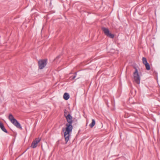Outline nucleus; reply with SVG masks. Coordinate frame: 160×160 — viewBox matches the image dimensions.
I'll return each mask as SVG.
<instances>
[{
    "label": "nucleus",
    "mask_w": 160,
    "mask_h": 160,
    "mask_svg": "<svg viewBox=\"0 0 160 160\" xmlns=\"http://www.w3.org/2000/svg\"><path fill=\"white\" fill-rule=\"evenodd\" d=\"M65 117L68 123L66 125V128H63L62 131L64 132V135L66 141V143H67L69 139L70 133L72 132L73 129L72 125V117L70 114H68Z\"/></svg>",
    "instance_id": "1"
},
{
    "label": "nucleus",
    "mask_w": 160,
    "mask_h": 160,
    "mask_svg": "<svg viewBox=\"0 0 160 160\" xmlns=\"http://www.w3.org/2000/svg\"><path fill=\"white\" fill-rule=\"evenodd\" d=\"M8 118L11 122L17 128L22 129V128L20 123L14 118L12 114H10L9 115Z\"/></svg>",
    "instance_id": "2"
},
{
    "label": "nucleus",
    "mask_w": 160,
    "mask_h": 160,
    "mask_svg": "<svg viewBox=\"0 0 160 160\" xmlns=\"http://www.w3.org/2000/svg\"><path fill=\"white\" fill-rule=\"evenodd\" d=\"M135 71L133 72V76L134 82L137 84H139L140 83V78L139 76L138 70L135 68Z\"/></svg>",
    "instance_id": "3"
},
{
    "label": "nucleus",
    "mask_w": 160,
    "mask_h": 160,
    "mask_svg": "<svg viewBox=\"0 0 160 160\" xmlns=\"http://www.w3.org/2000/svg\"><path fill=\"white\" fill-rule=\"evenodd\" d=\"M102 30L103 32L105 35L107 37L111 38H114V35L110 32L108 28L104 27H102Z\"/></svg>",
    "instance_id": "4"
},
{
    "label": "nucleus",
    "mask_w": 160,
    "mask_h": 160,
    "mask_svg": "<svg viewBox=\"0 0 160 160\" xmlns=\"http://www.w3.org/2000/svg\"><path fill=\"white\" fill-rule=\"evenodd\" d=\"M47 59L41 60L38 61V64L39 68L42 69L47 64Z\"/></svg>",
    "instance_id": "5"
},
{
    "label": "nucleus",
    "mask_w": 160,
    "mask_h": 160,
    "mask_svg": "<svg viewBox=\"0 0 160 160\" xmlns=\"http://www.w3.org/2000/svg\"><path fill=\"white\" fill-rule=\"evenodd\" d=\"M41 139L39 138H35L32 142L31 145V147L33 148H36L37 146V144L40 142Z\"/></svg>",
    "instance_id": "6"
},
{
    "label": "nucleus",
    "mask_w": 160,
    "mask_h": 160,
    "mask_svg": "<svg viewBox=\"0 0 160 160\" xmlns=\"http://www.w3.org/2000/svg\"><path fill=\"white\" fill-rule=\"evenodd\" d=\"M0 127L2 131L6 133H8V131L4 127L3 124L0 122Z\"/></svg>",
    "instance_id": "7"
},
{
    "label": "nucleus",
    "mask_w": 160,
    "mask_h": 160,
    "mask_svg": "<svg viewBox=\"0 0 160 160\" xmlns=\"http://www.w3.org/2000/svg\"><path fill=\"white\" fill-rule=\"evenodd\" d=\"M69 95L68 93L65 92L64 94L63 98L65 100H68L69 98Z\"/></svg>",
    "instance_id": "8"
},
{
    "label": "nucleus",
    "mask_w": 160,
    "mask_h": 160,
    "mask_svg": "<svg viewBox=\"0 0 160 160\" xmlns=\"http://www.w3.org/2000/svg\"><path fill=\"white\" fill-rule=\"evenodd\" d=\"M95 120L94 119H92V123L89 124V126L91 128H92L95 125Z\"/></svg>",
    "instance_id": "9"
},
{
    "label": "nucleus",
    "mask_w": 160,
    "mask_h": 160,
    "mask_svg": "<svg viewBox=\"0 0 160 160\" xmlns=\"http://www.w3.org/2000/svg\"><path fill=\"white\" fill-rule=\"evenodd\" d=\"M68 114H70L69 112L66 109H65L64 110V117H66L67 115H68Z\"/></svg>",
    "instance_id": "10"
},
{
    "label": "nucleus",
    "mask_w": 160,
    "mask_h": 160,
    "mask_svg": "<svg viewBox=\"0 0 160 160\" xmlns=\"http://www.w3.org/2000/svg\"><path fill=\"white\" fill-rule=\"evenodd\" d=\"M144 65L147 70H149L150 69V67L148 63Z\"/></svg>",
    "instance_id": "11"
},
{
    "label": "nucleus",
    "mask_w": 160,
    "mask_h": 160,
    "mask_svg": "<svg viewBox=\"0 0 160 160\" xmlns=\"http://www.w3.org/2000/svg\"><path fill=\"white\" fill-rule=\"evenodd\" d=\"M142 62L143 64H145L148 63L146 58L145 57H143L142 58Z\"/></svg>",
    "instance_id": "12"
},
{
    "label": "nucleus",
    "mask_w": 160,
    "mask_h": 160,
    "mask_svg": "<svg viewBox=\"0 0 160 160\" xmlns=\"http://www.w3.org/2000/svg\"><path fill=\"white\" fill-rule=\"evenodd\" d=\"M77 73V72H76L75 73V75L72 77V78L71 79V80H73L75 78L76 76Z\"/></svg>",
    "instance_id": "13"
},
{
    "label": "nucleus",
    "mask_w": 160,
    "mask_h": 160,
    "mask_svg": "<svg viewBox=\"0 0 160 160\" xmlns=\"http://www.w3.org/2000/svg\"><path fill=\"white\" fill-rule=\"evenodd\" d=\"M59 56H58V57L57 58H59Z\"/></svg>",
    "instance_id": "14"
}]
</instances>
